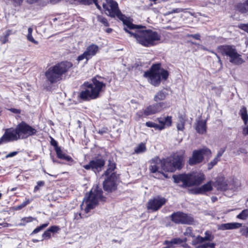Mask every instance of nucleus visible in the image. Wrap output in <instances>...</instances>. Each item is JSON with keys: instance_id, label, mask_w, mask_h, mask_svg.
Listing matches in <instances>:
<instances>
[{"instance_id": "obj_11", "label": "nucleus", "mask_w": 248, "mask_h": 248, "mask_svg": "<svg viewBox=\"0 0 248 248\" xmlns=\"http://www.w3.org/2000/svg\"><path fill=\"white\" fill-rule=\"evenodd\" d=\"M170 217L172 222L176 224L191 225L194 222V217L191 215L181 211L173 213Z\"/></svg>"}, {"instance_id": "obj_60", "label": "nucleus", "mask_w": 248, "mask_h": 248, "mask_svg": "<svg viewBox=\"0 0 248 248\" xmlns=\"http://www.w3.org/2000/svg\"><path fill=\"white\" fill-rule=\"evenodd\" d=\"M212 53L214 54H215V55L217 57V58H218V59L219 61V62H221V60H220V56H218V55L217 54V53H216V52H213V51H212Z\"/></svg>"}, {"instance_id": "obj_39", "label": "nucleus", "mask_w": 248, "mask_h": 248, "mask_svg": "<svg viewBox=\"0 0 248 248\" xmlns=\"http://www.w3.org/2000/svg\"><path fill=\"white\" fill-rule=\"evenodd\" d=\"M145 125L148 127L154 128L156 130H158V128H160L159 126V124H156L151 121L146 122L145 123Z\"/></svg>"}, {"instance_id": "obj_26", "label": "nucleus", "mask_w": 248, "mask_h": 248, "mask_svg": "<svg viewBox=\"0 0 248 248\" xmlns=\"http://www.w3.org/2000/svg\"><path fill=\"white\" fill-rule=\"evenodd\" d=\"M235 9L241 14L248 13V0L244 2H238L235 5Z\"/></svg>"}, {"instance_id": "obj_8", "label": "nucleus", "mask_w": 248, "mask_h": 248, "mask_svg": "<svg viewBox=\"0 0 248 248\" xmlns=\"http://www.w3.org/2000/svg\"><path fill=\"white\" fill-rule=\"evenodd\" d=\"M172 178L175 183H183L182 187H190L194 186H199L205 179V175L203 173H182L173 175Z\"/></svg>"}, {"instance_id": "obj_63", "label": "nucleus", "mask_w": 248, "mask_h": 248, "mask_svg": "<svg viewBox=\"0 0 248 248\" xmlns=\"http://www.w3.org/2000/svg\"><path fill=\"white\" fill-rule=\"evenodd\" d=\"M179 12V9H175L173 10V11L171 13H178Z\"/></svg>"}, {"instance_id": "obj_2", "label": "nucleus", "mask_w": 248, "mask_h": 248, "mask_svg": "<svg viewBox=\"0 0 248 248\" xmlns=\"http://www.w3.org/2000/svg\"><path fill=\"white\" fill-rule=\"evenodd\" d=\"M185 151L181 150L173 153L162 160L158 157L153 159L149 170L153 173L157 172L159 169L157 164L160 163L162 169L166 172H174L176 170H180L185 165Z\"/></svg>"}, {"instance_id": "obj_12", "label": "nucleus", "mask_w": 248, "mask_h": 248, "mask_svg": "<svg viewBox=\"0 0 248 248\" xmlns=\"http://www.w3.org/2000/svg\"><path fill=\"white\" fill-rule=\"evenodd\" d=\"M105 176L107 178L103 184L104 190L108 193L116 190L117 188V182L119 179V175L117 174L116 172H113L109 175Z\"/></svg>"}, {"instance_id": "obj_16", "label": "nucleus", "mask_w": 248, "mask_h": 248, "mask_svg": "<svg viewBox=\"0 0 248 248\" xmlns=\"http://www.w3.org/2000/svg\"><path fill=\"white\" fill-rule=\"evenodd\" d=\"M167 200L164 197L157 196L152 199H150L147 204V208L152 212H156L165 205Z\"/></svg>"}, {"instance_id": "obj_7", "label": "nucleus", "mask_w": 248, "mask_h": 248, "mask_svg": "<svg viewBox=\"0 0 248 248\" xmlns=\"http://www.w3.org/2000/svg\"><path fill=\"white\" fill-rule=\"evenodd\" d=\"M217 50L222 56L226 57L230 63L234 65H240L245 61L238 51L235 46L223 45L218 46Z\"/></svg>"}, {"instance_id": "obj_48", "label": "nucleus", "mask_w": 248, "mask_h": 248, "mask_svg": "<svg viewBox=\"0 0 248 248\" xmlns=\"http://www.w3.org/2000/svg\"><path fill=\"white\" fill-rule=\"evenodd\" d=\"M186 37H192L194 38L196 40H200L201 39V35L199 33L195 34H188L186 35Z\"/></svg>"}, {"instance_id": "obj_18", "label": "nucleus", "mask_w": 248, "mask_h": 248, "mask_svg": "<svg viewBox=\"0 0 248 248\" xmlns=\"http://www.w3.org/2000/svg\"><path fill=\"white\" fill-rule=\"evenodd\" d=\"M212 183L211 181L208 182L201 187L193 189L192 193L194 194H204L207 192L212 191L213 190Z\"/></svg>"}, {"instance_id": "obj_54", "label": "nucleus", "mask_w": 248, "mask_h": 248, "mask_svg": "<svg viewBox=\"0 0 248 248\" xmlns=\"http://www.w3.org/2000/svg\"><path fill=\"white\" fill-rule=\"evenodd\" d=\"M242 132L244 136L248 135V124L246 127L243 128Z\"/></svg>"}, {"instance_id": "obj_34", "label": "nucleus", "mask_w": 248, "mask_h": 248, "mask_svg": "<svg viewBox=\"0 0 248 248\" xmlns=\"http://www.w3.org/2000/svg\"><path fill=\"white\" fill-rule=\"evenodd\" d=\"M97 20L105 27H108L109 25V23L108 19L102 16H97Z\"/></svg>"}, {"instance_id": "obj_40", "label": "nucleus", "mask_w": 248, "mask_h": 248, "mask_svg": "<svg viewBox=\"0 0 248 248\" xmlns=\"http://www.w3.org/2000/svg\"><path fill=\"white\" fill-rule=\"evenodd\" d=\"M30 202V201L29 199L26 200L25 201L22 202L20 205H18L16 207H15V209L16 210H19L25 207L26 205H27L28 204H29Z\"/></svg>"}, {"instance_id": "obj_36", "label": "nucleus", "mask_w": 248, "mask_h": 248, "mask_svg": "<svg viewBox=\"0 0 248 248\" xmlns=\"http://www.w3.org/2000/svg\"><path fill=\"white\" fill-rule=\"evenodd\" d=\"M220 160V159H218V158L215 157L213 160H212L207 164L208 170H211L215 165L217 164L218 162H219Z\"/></svg>"}, {"instance_id": "obj_45", "label": "nucleus", "mask_w": 248, "mask_h": 248, "mask_svg": "<svg viewBox=\"0 0 248 248\" xmlns=\"http://www.w3.org/2000/svg\"><path fill=\"white\" fill-rule=\"evenodd\" d=\"M240 232L242 235L244 236L247 238L248 237V227L244 226L240 229Z\"/></svg>"}, {"instance_id": "obj_58", "label": "nucleus", "mask_w": 248, "mask_h": 248, "mask_svg": "<svg viewBox=\"0 0 248 248\" xmlns=\"http://www.w3.org/2000/svg\"><path fill=\"white\" fill-rule=\"evenodd\" d=\"M38 0H27V1L28 3H30V4H32V3H33L34 2H36L38 1Z\"/></svg>"}, {"instance_id": "obj_20", "label": "nucleus", "mask_w": 248, "mask_h": 248, "mask_svg": "<svg viewBox=\"0 0 248 248\" xmlns=\"http://www.w3.org/2000/svg\"><path fill=\"white\" fill-rule=\"evenodd\" d=\"M171 116H167L163 119L161 117L157 118L158 122L160 124L159 126L160 128H158V130L161 131L164 129L166 127H169L171 126L172 123Z\"/></svg>"}, {"instance_id": "obj_14", "label": "nucleus", "mask_w": 248, "mask_h": 248, "mask_svg": "<svg viewBox=\"0 0 248 248\" xmlns=\"http://www.w3.org/2000/svg\"><path fill=\"white\" fill-rule=\"evenodd\" d=\"M171 106L169 102H161L153 104L144 109V113L148 116L155 114L169 108Z\"/></svg>"}, {"instance_id": "obj_55", "label": "nucleus", "mask_w": 248, "mask_h": 248, "mask_svg": "<svg viewBox=\"0 0 248 248\" xmlns=\"http://www.w3.org/2000/svg\"><path fill=\"white\" fill-rule=\"evenodd\" d=\"M104 31L108 33H110L112 32L113 29L112 28H108L106 29Z\"/></svg>"}, {"instance_id": "obj_59", "label": "nucleus", "mask_w": 248, "mask_h": 248, "mask_svg": "<svg viewBox=\"0 0 248 248\" xmlns=\"http://www.w3.org/2000/svg\"><path fill=\"white\" fill-rule=\"evenodd\" d=\"M112 241L113 243H118L119 244H121V243H122V241L121 240L119 241V240H116V239H113L112 240Z\"/></svg>"}, {"instance_id": "obj_51", "label": "nucleus", "mask_w": 248, "mask_h": 248, "mask_svg": "<svg viewBox=\"0 0 248 248\" xmlns=\"http://www.w3.org/2000/svg\"><path fill=\"white\" fill-rule=\"evenodd\" d=\"M18 153V151H15V152H11V153H9L8 154H7L6 155L5 157H6V158H8L9 157H13V156L16 155H17Z\"/></svg>"}, {"instance_id": "obj_1", "label": "nucleus", "mask_w": 248, "mask_h": 248, "mask_svg": "<svg viewBox=\"0 0 248 248\" xmlns=\"http://www.w3.org/2000/svg\"><path fill=\"white\" fill-rule=\"evenodd\" d=\"M106 14L112 18H117L122 21L124 30L129 34L130 37L136 39L137 42L145 47H150L156 45V42L161 39V35L155 31L146 29V27L133 23V19L126 16L120 10L118 3L114 0H106L102 4Z\"/></svg>"}, {"instance_id": "obj_17", "label": "nucleus", "mask_w": 248, "mask_h": 248, "mask_svg": "<svg viewBox=\"0 0 248 248\" xmlns=\"http://www.w3.org/2000/svg\"><path fill=\"white\" fill-rule=\"evenodd\" d=\"M214 186L217 190L225 191L228 189V185L225 178L223 176H218L217 177Z\"/></svg>"}, {"instance_id": "obj_38", "label": "nucleus", "mask_w": 248, "mask_h": 248, "mask_svg": "<svg viewBox=\"0 0 248 248\" xmlns=\"http://www.w3.org/2000/svg\"><path fill=\"white\" fill-rule=\"evenodd\" d=\"M45 182L44 181H39L37 182V185L34 186L33 189V192L36 193L37 191L39 190L41 187L45 186Z\"/></svg>"}, {"instance_id": "obj_31", "label": "nucleus", "mask_w": 248, "mask_h": 248, "mask_svg": "<svg viewBox=\"0 0 248 248\" xmlns=\"http://www.w3.org/2000/svg\"><path fill=\"white\" fill-rule=\"evenodd\" d=\"M28 33L27 36L28 40L35 45H38L39 44L38 42L35 40L32 35L33 29L31 28L30 27L28 28Z\"/></svg>"}, {"instance_id": "obj_6", "label": "nucleus", "mask_w": 248, "mask_h": 248, "mask_svg": "<svg viewBox=\"0 0 248 248\" xmlns=\"http://www.w3.org/2000/svg\"><path fill=\"white\" fill-rule=\"evenodd\" d=\"M161 66L160 62L154 63L150 69L144 73V77L147 78L149 82L155 87L160 85L161 78L166 80L169 76V72L164 68H161Z\"/></svg>"}, {"instance_id": "obj_46", "label": "nucleus", "mask_w": 248, "mask_h": 248, "mask_svg": "<svg viewBox=\"0 0 248 248\" xmlns=\"http://www.w3.org/2000/svg\"><path fill=\"white\" fill-rule=\"evenodd\" d=\"M226 147L221 148L217 152V155L216 156L217 158L220 160V157L226 151Z\"/></svg>"}, {"instance_id": "obj_23", "label": "nucleus", "mask_w": 248, "mask_h": 248, "mask_svg": "<svg viewBox=\"0 0 248 248\" xmlns=\"http://www.w3.org/2000/svg\"><path fill=\"white\" fill-rule=\"evenodd\" d=\"M60 228L58 226H51L48 229H47L46 231L44 232L42 234L43 239L42 240L44 239H49L51 238V233H55L57 232Z\"/></svg>"}, {"instance_id": "obj_33", "label": "nucleus", "mask_w": 248, "mask_h": 248, "mask_svg": "<svg viewBox=\"0 0 248 248\" xmlns=\"http://www.w3.org/2000/svg\"><path fill=\"white\" fill-rule=\"evenodd\" d=\"M49 225V222H47L46 223L43 224L39 226H38L37 228H36L31 233V235L35 234L42 230L43 229L46 228L48 225Z\"/></svg>"}, {"instance_id": "obj_50", "label": "nucleus", "mask_w": 248, "mask_h": 248, "mask_svg": "<svg viewBox=\"0 0 248 248\" xmlns=\"http://www.w3.org/2000/svg\"><path fill=\"white\" fill-rule=\"evenodd\" d=\"M87 56L86 55L85 52H84V53L83 54L80 55L79 56H78V57L77 61L78 62H80L84 59H86L87 60Z\"/></svg>"}, {"instance_id": "obj_56", "label": "nucleus", "mask_w": 248, "mask_h": 248, "mask_svg": "<svg viewBox=\"0 0 248 248\" xmlns=\"http://www.w3.org/2000/svg\"><path fill=\"white\" fill-rule=\"evenodd\" d=\"M201 248H207L209 247V245L208 243L203 244L200 247Z\"/></svg>"}, {"instance_id": "obj_62", "label": "nucleus", "mask_w": 248, "mask_h": 248, "mask_svg": "<svg viewBox=\"0 0 248 248\" xmlns=\"http://www.w3.org/2000/svg\"><path fill=\"white\" fill-rule=\"evenodd\" d=\"M208 244L209 245V247H211V248H214L215 246V244L213 243H208Z\"/></svg>"}, {"instance_id": "obj_25", "label": "nucleus", "mask_w": 248, "mask_h": 248, "mask_svg": "<svg viewBox=\"0 0 248 248\" xmlns=\"http://www.w3.org/2000/svg\"><path fill=\"white\" fill-rule=\"evenodd\" d=\"M195 129L200 134L205 133L206 132V121L204 120H199L196 124Z\"/></svg>"}, {"instance_id": "obj_28", "label": "nucleus", "mask_w": 248, "mask_h": 248, "mask_svg": "<svg viewBox=\"0 0 248 248\" xmlns=\"http://www.w3.org/2000/svg\"><path fill=\"white\" fill-rule=\"evenodd\" d=\"M239 114L241 117L245 124H247L248 122V114L246 107L242 106L240 109Z\"/></svg>"}, {"instance_id": "obj_5", "label": "nucleus", "mask_w": 248, "mask_h": 248, "mask_svg": "<svg viewBox=\"0 0 248 248\" xmlns=\"http://www.w3.org/2000/svg\"><path fill=\"white\" fill-rule=\"evenodd\" d=\"M73 66L72 62L68 61L59 62L46 71L45 76L51 84L56 83L62 80V76L66 75Z\"/></svg>"}, {"instance_id": "obj_15", "label": "nucleus", "mask_w": 248, "mask_h": 248, "mask_svg": "<svg viewBox=\"0 0 248 248\" xmlns=\"http://www.w3.org/2000/svg\"><path fill=\"white\" fill-rule=\"evenodd\" d=\"M50 143L54 147L58 158L65 160L68 165H72L75 163L74 160L71 156L66 155L62 152L61 147L59 146L57 141L51 137Z\"/></svg>"}, {"instance_id": "obj_53", "label": "nucleus", "mask_w": 248, "mask_h": 248, "mask_svg": "<svg viewBox=\"0 0 248 248\" xmlns=\"http://www.w3.org/2000/svg\"><path fill=\"white\" fill-rule=\"evenodd\" d=\"M10 110L16 114H20L21 112V110L19 109H16L15 108H11Z\"/></svg>"}, {"instance_id": "obj_22", "label": "nucleus", "mask_w": 248, "mask_h": 248, "mask_svg": "<svg viewBox=\"0 0 248 248\" xmlns=\"http://www.w3.org/2000/svg\"><path fill=\"white\" fill-rule=\"evenodd\" d=\"M98 51V46L94 44L89 45L84 51L87 56V61L96 55Z\"/></svg>"}, {"instance_id": "obj_52", "label": "nucleus", "mask_w": 248, "mask_h": 248, "mask_svg": "<svg viewBox=\"0 0 248 248\" xmlns=\"http://www.w3.org/2000/svg\"><path fill=\"white\" fill-rule=\"evenodd\" d=\"M240 153L246 154L247 153V151L244 148H240L239 149V150L237 151L236 155H239Z\"/></svg>"}, {"instance_id": "obj_13", "label": "nucleus", "mask_w": 248, "mask_h": 248, "mask_svg": "<svg viewBox=\"0 0 248 248\" xmlns=\"http://www.w3.org/2000/svg\"><path fill=\"white\" fill-rule=\"evenodd\" d=\"M104 157L99 155L90 160L88 164L83 165L82 167L86 170H92L94 172H99L105 165Z\"/></svg>"}, {"instance_id": "obj_27", "label": "nucleus", "mask_w": 248, "mask_h": 248, "mask_svg": "<svg viewBox=\"0 0 248 248\" xmlns=\"http://www.w3.org/2000/svg\"><path fill=\"white\" fill-rule=\"evenodd\" d=\"M186 121L185 115H180L178 116V122L177 124V128L179 131H183L185 129V125Z\"/></svg>"}, {"instance_id": "obj_21", "label": "nucleus", "mask_w": 248, "mask_h": 248, "mask_svg": "<svg viewBox=\"0 0 248 248\" xmlns=\"http://www.w3.org/2000/svg\"><path fill=\"white\" fill-rule=\"evenodd\" d=\"M242 226V224L237 222L227 223L221 224L218 226V229L224 231L239 228Z\"/></svg>"}, {"instance_id": "obj_30", "label": "nucleus", "mask_w": 248, "mask_h": 248, "mask_svg": "<svg viewBox=\"0 0 248 248\" xmlns=\"http://www.w3.org/2000/svg\"><path fill=\"white\" fill-rule=\"evenodd\" d=\"M116 169V164L114 162H111L110 160L108 161V168L105 171L104 174L105 175H109L111 173H113L114 170Z\"/></svg>"}, {"instance_id": "obj_44", "label": "nucleus", "mask_w": 248, "mask_h": 248, "mask_svg": "<svg viewBox=\"0 0 248 248\" xmlns=\"http://www.w3.org/2000/svg\"><path fill=\"white\" fill-rule=\"evenodd\" d=\"M82 218L81 214L80 213H75L73 220L75 223H79V220Z\"/></svg>"}, {"instance_id": "obj_29", "label": "nucleus", "mask_w": 248, "mask_h": 248, "mask_svg": "<svg viewBox=\"0 0 248 248\" xmlns=\"http://www.w3.org/2000/svg\"><path fill=\"white\" fill-rule=\"evenodd\" d=\"M146 147L145 144L142 142L139 144L138 146L135 148L133 154H139L146 152Z\"/></svg>"}, {"instance_id": "obj_9", "label": "nucleus", "mask_w": 248, "mask_h": 248, "mask_svg": "<svg viewBox=\"0 0 248 248\" xmlns=\"http://www.w3.org/2000/svg\"><path fill=\"white\" fill-rule=\"evenodd\" d=\"M106 197L103 196V191L98 186L92 188L88 195H86L84 202L86 204L85 212L88 213L91 209H93L98 203L99 200L105 201Z\"/></svg>"}, {"instance_id": "obj_35", "label": "nucleus", "mask_w": 248, "mask_h": 248, "mask_svg": "<svg viewBox=\"0 0 248 248\" xmlns=\"http://www.w3.org/2000/svg\"><path fill=\"white\" fill-rule=\"evenodd\" d=\"M248 217V210H243L237 216V218L241 219H246Z\"/></svg>"}, {"instance_id": "obj_47", "label": "nucleus", "mask_w": 248, "mask_h": 248, "mask_svg": "<svg viewBox=\"0 0 248 248\" xmlns=\"http://www.w3.org/2000/svg\"><path fill=\"white\" fill-rule=\"evenodd\" d=\"M195 241L197 244H201L204 241H206V240L205 239H204V237H202L200 235H198L196 238Z\"/></svg>"}, {"instance_id": "obj_42", "label": "nucleus", "mask_w": 248, "mask_h": 248, "mask_svg": "<svg viewBox=\"0 0 248 248\" xmlns=\"http://www.w3.org/2000/svg\"><path fill=\"white\" fill-rule=\"evenodd\" d=\"M34 220V218L31 217H25L21 219L22 224L23 225H26L27 223L32 222Z\"/></svg>"}, {"instance_id": "obj_4", "label": "nucleus", "mask_w": 248, "mask_h": 248, "mask_svg": "<svg viewBox=\"0 0 248 248\" xmlns=\"http://www.w3.org/2000/svg\"><path fill=\"white\" fill-rule=\"evenodd\" d=\"M104 78L98 75L91 78L90 81L85 82L83 86L85 90L79 93V97L84 100L95 99L100 96V93L106 88V84L99 79Z\"/></svg>"}, {"instance_id": "obj_24", "label": "nucleus", "mask_w": 248, "mask_h": 248, "mask_svg": "<svg viewBox=\"0 0 248 248\" xmlns=\"http://www.w3.org/2000/svg\"><path fill=\"white\" fill-rule=\"evenodd\" d=\"M186 238H185L184 239H182L180 238H174L171 239V240H165L163 242V245H167L166 247H170V248H173L174 245H180L182 244L184 242H186Z\"/></svg>"}, {"instance_id": "obj_43", "label": "nucleus", "mask_w": 248, "mask_h": 248, "mask_svg": "<svg viewBox=\"0 0 248 248\" xmlns=\"http://www.w3.org/2000/svg\"><path fill=\"white\" fill-rule=\"evenodd\" d=\"M237 27L240 30L248 33V23H240Z\"/></svg>"}, {"instance_id": "obj_3", "label": "nucleus", "mask_w": 248, "mask_h": 248, "mask_svg": "<svg viewBox=\"0 0 248 248\" xmlns=\"http://www.w3.org/2000/svg\"><path fill=\"white\" fill-rule=\"evenodd\" d=\"M37 131L34 127L22 121L15 128H6L2 136L0 138V145L18 140L26 139L36 135Z\"/></svg>"}, {"instance_id": "obj_64", "label": "nucleus", "mask_w": 248, "mask_h": 248, "mask_svg": "<svg viewBox=\"0 0 248 248\" xmlns=\"http://www.w3.org/2000/svg\"><path fill=\"white\" fill-rule=\"evenodd\" d=\"M13 0L16 2L20 3V2H22L23 0Z\"/></svg>"}, {"instance_id": "obj_49", "label": "nucleus", "mask_w": 248, "mask_h": 248, "mask_svg": "<svg viewBox=\"0 0 248 248\" xmlns=\"http://www.w3.org/2000/svg\"><path fill=\"white\" fill-rule=\"evenodd\" d=\"M108 128L107 127H104L102 128L99 129L97 133L101 135L105 133H107L108 132Z\"/></svg>"}, {"instance_id": "obj_32", "label": "nucleus", "mask_w": 248, "mask_h": 248, "mask_svg": "<svg viewBox=\"0 0 248 248\" xmlns=\"http://www.w3.org/2000/svg\"><path fill=\"white\" fill-rule=\"evenodd\" d=\"M12 34V31L8 30L6 31L5 34L3 37H1L0 41L2 44H5L8 42V38Z\"/></svg>"}, {"instance_id": "obj_10", "label": "nucleus", "mask_w": 248, "mask_h": 248, "mask_svg": "<svg viewBox=\"0 0 248 248\" xmlns=\"http://www.w3.org/2000/svg\"><path fill=\"white\" fill-rule=\"evenodd\" d=\"M211 150L208 148L204 147L199 150H194L192 152V156L188 160L190 166H194L201 163L204 160V155H210Z\"/></svg>"}, {"instance_id": "obj_37", "label": "nucleus", "mask_w": 248, "mask_h": 248, "mask_svg": "<svg viewBox=\"0 0 248 248\" xmlns=\"http://www.w3.org/2000/svg\"><path fill=\"white\" fill-rule=\"evenodd\" d=\"M148 116L144 113V109L143 110H139L136 114V118L135 120L136 121H139L141 118L146 117Z\"/></svg>"}, {"instance_id": "obj_41", "label": "nucleus", "mask_w": 248, "mask_h": 248, "mask_svg": "<svg viewBox=\"0 0 248 248\" xmlns=\"http://www.w3.org/2000/svg\"><path fill=\"white\" fill-rule=\"evenodd\" d=\"M204 234V239H205L206 241H212L214 239V236L212 235V232L210 231H206Z\"/></svg>"}, {"instance_id": "obj_61", "label": "nucleus", "mask_w": 248, "mask_h": 248, "mask_svg": "<svg viewBox=\"0 0 248 248\" xmlns=\"http://www.w3.org/2000/svg\"><path fill=\"white\" fill-rule=\"evenodd\" d=\"M190 232H191L192 233V229L190 227H188L187 229H186V233H190Z\"/></svg>"}, {"instance_id": "obj_57", "label": "nucleus", "mask_w": 248, "mask_h": 248, "mask_svg": "<svg viewBox=\"0 0 248 248\" xmlns=\"http://www.w3.org/2000/svg\"><path fill=\"white\" fill-rule=\"evenodd\" d=\"M182 243H184L182 245L183 247L185 248H190V247L187 243H186V242H184Z\"/></svg>"}, {"instance_id": "obj_19", "label": "nucleus", "mask_w": 248, "mask_h": 248, "mask_svg": "<svg viewBox=\"0 0 248 248\" xmlns=\"http://www.w3.org/2000/svg\"><path fill=\"white\" fill-rule=\"evenodd\" d=\"M169 89L167 88H164L158 91L154 95V101L156 103L164 102L167 96L169 95Z\"/></svg>"}]
</instances>
